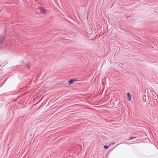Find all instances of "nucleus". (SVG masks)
Segmentation results:
<instances>
[{
	"label": "nucleus",
	"instance_id": "1",
	"mask_svg": "<svg viewBox=\"0 0 158 158\" xmlns=\"http://www.w3.org/2000/svg\"><path fill=\"white\" fill-rule=\"evenodd\" d=\"M38 9H40V12L43 14H45L47 11L46 10L44 9L42 6H39Z\"/></svg>",
	"mask_w": 158,
	"mask_h": 158
},
{
	"label": "nucleus",
	"instance_id": "2",
	"mask_svg": "<svg viewBox=\"0 0 158 158\" xmlns=\"http://www.w3.org/2000/svg\"><path fill=\"white\" fill-rule=\"evenodd\" d=\"M127 99L129 101L131 100V95L130 93L128 92L127 93Z\"/></svg>",
	"mask_w": 158,
	"mask_h": 158
},
{
	"label": "nucleus",
	"instance_id": "3",
	"mask_svg": "<svg viewBox=\"0 0 158 158\" xmlns=\"http://www.w3.org/2000/svg\"><path fill=\"white\" fill-rule=\"evenodd\" d=\"M76 81V80L75 79H71L69 80L68 81V82L69 83V84L71 85L73 83V81Z\"/></svg>",
	"mask_w": 158,
	"mask_h": 158
},
{
	"label": "nucleus",
	"instance_id": "4",
	"mask_svg": "<svg viewBox=\"0 0 158 158\" xmlns=\"http://www.w3.org/2000/svg\"><path fill=\"white\" fill-rule=\"evenodd\" d=\"M4 40V37L2 35H0V44L3 42Z\"/></svg>",
	"mask_w": 158,
	"mask_h": 158
},
{
	"label": "nucleus",
	"instance_id": "5",
	"mask_svg": "<svg viewBox=\"0 0 158 158\" xmlns=\"http://www.w3.org/2000/svg\"><path fill=\"white\" fill-rule=\"evenodd\" d=\"M109 147V146H106V145H105L104 146V148L105 149H107Z\"/></svg>",
	"mask_w": 158,
	"mask_h": 158
},
{
	"label": "nucleus",
	"instance_id": "6",
	"mask_svg": "<svg viewBox=\"0 0 158 158\" xmlns=\"http://www.w3.org/2000/svg\"><path fill=\"white\" fill-rule=\"evenodd\" d=\"M136 138V137H130V139H129V140H132V139H135V138Z\"/></svg>",
	"mask_w": 158,
	"mask_h": 158
},
{
	"label": "nucleus",
	"instance_id": "7",
	"mask_svg": "<svg viewBox=\"0 0 158 158\" xmlns=\"http://www.w3.org/2000/svg\"><path fill=\"white\" fill-rule=\"evenodd\" d=\"M111 144H115V143L114 142H113Z\"/></svg>",
	"mask_w": 158,
	"mask_h": 158
},
{
	"label": "nucleus",
	"instance_id": "8",
	"mask_svg": "<svg viewBox=\"0 0 158 158\" xmlns=\"http://www.w3.org/2000/svg\"><path fill=\"white\" fill-rule=\"evenodd\" d=\"M27 68L29 69H30V66H28V67H27Z\"/></svg>",
	"mask_w": 158,
	"mask_h": 158
}]
</instances>
